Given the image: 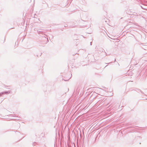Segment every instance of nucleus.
<instances>
[{
  "instance_id": "obj_3",
  "label": "nucleus",
  "mask_w": 147,
  "mask_h": 147,
  "mask_svg": "<svg viewBox=\"0 0 147 147\" xmlns=\"http://www.w3.org/2000/svg\"><path fill=\"white\" fill-rule=\"evenodd\" d=\"M92 43V42H91L90 43V45H91Z\"/></svg>"
},
{
  "instance_id": "obj_2",
  "label": "nucleus",
  "mask_w": 147,
  "mask_h": 147,
  "mask_svg": "<svg viewBox=\"0 0 147 147\" xmlns=\"http://www.w3.org/2000/svg\"><path fill=\"white\" fill-rule=\"evenodd\" d=\"M45 40L46 41V42H44V44H46V43H47V42L48 41V38H45Z\"/></svg>"
},
{
  "instance_id": "obj_1",
  "label": "nucleus",
  "mask_w": 147,
  "mask_h": 147,
  "mask_svg": "<svg viewBox=\"0 0 147 147\" xmlns=\"http://www.w3.org/2000/svg\"><path fill=\"white\" fill-rule=\"evenodd\" d=\"M9 92L7 91H6L5 92H3L1 93H0V96H1L2 95V94H7V93H9Z\"/></svg>"
}]
</instances>
